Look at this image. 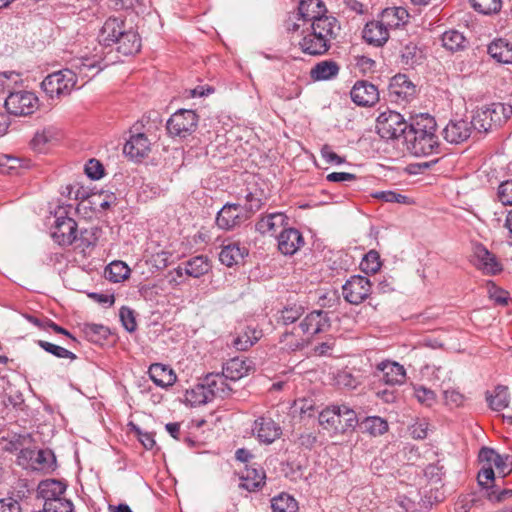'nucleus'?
<instances>
[{"label": "nucleus", "instance_id": "1a4fd4ad", "mask_svg": "<svg viewBox=\"0 0 512 512\" xmlns=\"http://www.w3.org/2000/svg\"><path fill=\"white\" fill-rule=\"evenodd\" d=\"M249 219L245 208L236 203H227L216 216V225L222 230H232Z\"/></svg>", "mask_w": 512, "mask_h": 512}, {"label": "nucleus", "instance_id": "9d476101", "mask_svg": "<svg viewBox=\"0 0 512 512\" xmlns=\"http://www.w3.org/2000/svg\"><path fill=\"white\" fill-rule=\"evenodd\" d=\"M330 325L328 312L316 310L309 313L295 330L300 331L309 341L313 335L327 331Z\"/></svg>", "mask_w": 512, "mask_h": 512}, {"label": "nucleus", "instance_id": "0eeeda50", "mask_svg": "<svg viewBox=\"0 0 512 512\" xmlns=\"http://www.w3.org/2000/svg\"><path fill=\"white\" fill-rule=\"evenodd\" d=\"M6 111L14 116H28L39 107V100L35 93L26 90L9 92L5 99Z\"/></svg>", "mask_w": 512, "mask_h": 512}, {"label": "nucleus", "instance_id": "e2e57ef3", "mask_svg": "<svg viewBox=\"0 0 512 512\" xmlns=\"http://www.w3.org/2000/svg\"><path fill=\"white\" fill-rule=\"evenodd\" d=\"M478 458L483 465L493 467L496 460H500V454L492 448L483 447L479 452Z\"/></svg>", "mask_w": 512, "mask_h": 512}, {"label": "nucleus", "instance_id": "c85d7f7f", "mask_svg": "<svg viewBox=\"0 0 512 512\" xmlns=\"http://www.w3.org/2000/svg\"><path fill=\"white\" fill-rule=\"evenodd\" d=\"M65 491L66 485L55 479L41 481L37 488L38 497L44 501V504L62 497Z\"/></svg>", "mask_w": 512, "mask_h": 512}, {"label": "nucleus", "instance_id": "58836bf2", "mask_svg": "<svg viewBox=\"0 0 512 512\" xmlns=\"http://www.w3.org/2000/svg\"><path fill=\"white\" fill-rule=\"evenodd\" d=\"M272 512H297V501L287 493H281L271 499Z\"/></svg>", "mask_w": 512, "mask_h": 512}, {"label": "nucleus", "instance_id": "473e14b6", "mask_svg": "<svg viewBox=\"0 0 512 512\" xmlns=\"http://www.w3.org/2000/svg\"><path fill=\"white\" fill-rule=\"evenodd\" d=\"M247 254L248 250L245 247H241L239 243L233 242L222 247L219 260L227 267H232L241 262Z\"/></svg>", "mask_w": 512, "mask_h": 512}, {"label": "nucleus", "instance_id": "a878e982", "mask_svg": "<svg viewBox=\"0 0 512 512\" xmlns=\"http://www.w3.org/2000/svg\"><path fill=\"white\" fill-rule=\"evenodd\" d=\"M288 217L282 212H274L261 217L255 224V230L261 234L275 233L279 228H286Z\"/></svg>", "mask_w": 512, "mask_h": 512}, {"label": "nucleus", "instance_id": "9b49d317", "mask_svg": "<svg viewBox=\"0 0 512 512\" xmlns=\"http://www.w3.org/2000/svg\"><path fill=\"white\" fill-rule=\"evenodd\" d=\"M51 237L60 246L72 245L78 238L76 221L67 216H57Z\"/></svg>", "mask_w": 512, "mask_h": 512}, {"label": "nucleus", "instance_id": "dca6fc26", "mask_svg": "<svg viewBox=\"0 0 512 512\" xmlns=\"http://www.w3.org/2000/svg\"><path fill=\"white\" fill-rule=\"evenodd\" d=\"M472 120H450L443 129L444 139L451 144H460L466 141L472 133Z\"/></svg>", "mask_w": 512, "mask_h": 512}, {"label": "nucleus", "instance_id": "f257e3e1", "mask_svg": "<svg viewBox=\"0 0 512 512\" xmlns=\"http://www.w3.org/2000/svg\"><path fill=\"white\" fill-rule=\"evenodd\" d=\"M436 127L434 117L428 114L412 117L408 132L405 134L404 143L407 150L417 157L438 153L439 141Z\"/></svg>", "mask_w": 512, "mask_h": 512}, {"label": "nucleus", "instance_id": "bb28decb", "mask_svg": "<svg viewBox=\"0 0 512 512\" xmlns=\"http://www.w3.org/2000/svg\"><path fill=\"white\" fill-rule=\"evenodd\" d=\"M148 374L150 379L162 388L172 386L177 380L174 370L170 366L161 363L152 364L149 367Z\"/></svg>", "mask_w": 512, "mask_h": 512}, {"label": "nucleus", "instance_id": "13d9d810", "mask_svg": "<svg viewBox=\"0 0 512 512\" xmlns=\"http://www.w3.org/2000/svg\"><path fill=\"white\" fill-rule=\"evenodd\" d=\"M420 54V50L415 45H406L402 51V62L405 65L413 66L420 58Z\"/></svg>", "mask_w": 512, "mask_h": 512}, {"label": "nucleus", "instance_id": "052dcab7", "mask_svg": "<svg viewBox=\"0 0 512 512\" xmlns=\"http://www.w3.org/2000/svg\"><path fill=\"white\" fill-rule=\"evenodd\" d=\"M489 297L499 305H507L509 301V292L491 284L488 288Z\"/></svg>", "mask_w": 512, "mask_h": 512}, {"label": "nucleus", "instance_id": "c03bdc74", "mask_svg": "<svg viewBox=\"0 0 512 512\" xmlns=\"http://www.w3.org/2000/svg\"><path fill=\"white\" fill-rule=\"evenodd\" d=\"M36 343L44 351L54 355L57 358L70 359L72 361L77 358V356L73 352L59 345L44 340H37Z\"/></svg>", "mask_w": 512, "mask_h": 512}, {"label": "nucleus", "instance_id": "37998d69", "mask_svg": "<svg viewBox=\"0 0 512 512\" xmlns=\"http://www.w3.org/2000/svg\"><path fill=\"white\" fill-rule=\"evenodd\" d=\"M105 273L110 281L121 282L129 277L130 268L122 261H114L107 266Z\"/></svg>", "mask_w": 512, "mask_h": 512}, {"label": "nucleus", "instance_id": "6e6552de", "mask_svg": "<svg viewBox=\"0 0 512 512\" xmlns=\"http://www.w3.org/2000/svg\"><path fill=\"white\" fill-rule=\"evenodd\" d=\"M342 294L347 302L358 305L371 294V283L364 276L353 275L343 285Z\"/></svg>", "mask_w": 512, "mask_h": 512}, {"label": "nucleus", "instance_id": "ea45409f", "mask_svg": "<svg viewBox=\"0 0 512 512\" xmlns=\"http://www.w3.org/2000/svg\"><path fill=\"white\" fill-rule=\"evenodd\" d=\"M307 342V338H305L300 331L295 330V327L290 332L286 331L281 338L283 348L288 351L299 350L303 348Z\"/></svg>", "mask_w": 512, "mask_h": 512}, {"label": "nucleus", "instance_id": "09e8293b", "mask_svg": "<svg viewBox=\"0 0 512 512\" xmlns=\"http://www.w3.org/2000/svg\"><path fill=\"white\" fill-rule=\"evenodd\" d=\"M373 197L387 203H399L410 205L413 201L406 195L395 191H379L373 194Z\"/></svg>", "mask_w": 512, "mask_h": 512}, {"label": "nucleus", "instance_id": "4be33fe9", "mask_svg": "<svg viewBox=\"0 0 512 512\" xmlns=\"http://www.w3.org/2000/svg\"><path fill=\"white\" fill-rule=\"evenodd\" d=\"M125 22L122 19L108 18L98 35L99 43L104 46L114 45L118 38L125 32Z\"/></svg>", "mask_w": 512, "mask_h": 512}, {"label": "nucleus", "instance_id": "774afa93", "mask_svg": "<svg viewBox=\"0 0 512 512\" xmlns=\"http://www.w3.org/2000/svg\"><path fill=\"white\" fill-rule=\"evenodd\" d=\"M493 467H495L500 474L506 476L512 472V456L500 455V460H496Z\"/></svg>", "mask_w": 512, "mask_h": 512}, {"label": "nucleus", "instance_id": "ddd939ff", "mask_svg": "<svg viewBox=\"0 0 512 512\" xmlns=\"http://www.w3.org/2000/svg\"><path fill=\"white\" fill-rule=\"evenodd\" d=\"M252 431L258 441L264 444H271L282 435L280 425L272 418L264 416L254 421Z\"/></svg>", "mask_w": 512, "mask_h": 512}, {"label": "nucleus", "instance_id": "a18cd8bd", "mask_svg": "<svg viewBox=\"0 0 512 512\" xmlns=\"http://www.w3.org/2000/svg\"><path fill=\"white\" fill-rule=\"evenodd\" d=\"M470 3L475 11L484 15L498 13L502 6L501 0H470Z\"/></svg>", "mask_w": 512, "mask_h": 512}, {"label": "nucleus", "instance_id": "bf43d9fd", "mask_svg": "<svg viewBox=\"0 0 512 512\" xmlns=\"http://www.w3.org/2000/svg\"><path fill=\"white\" fill-rule=\"evenodd\" d=\"M85 173L90 179L98 180L104 174L103 165L96 159H90L85 165Z\"/></svg>", "mask_w": 512, "mask_h": 512}, {"label": "nucleus", "instance_id": "20e7f679", "mask_svg": "<svg viewBox=\"0 0 512 512\" xmlns=\"http://www.w3.org/2000/svg\"><path fill=\"white\" fill-rule=\"evenodd\" d=\"M409 124L405 121L404 117L396 111L382 112L376 123V130L379 136L386 140L398 139L403 137L408 132Z\"/></svg>", "mask_w": 512, "mask_h": 512}, {"label": "nucleus", "instance_id": "a211bd4d", "mask_svg": "<svg viewBox=\"0 0 512 512\" xmlns=\"http://www.w3.org/2000/svg\"><path fill=\"white\" fill-rule=\"evenodd\" d=\"M278 249L284 255H294L303 245L304 238L295 228H284L277 237Z\"/></svg>", "mask_w": 512, "mask_h": 512}, {"label": "nucleus", "instance_id": "338daca9", "mask_svg": "<svg viewBox=\"0 0 512 512\" xmlns=\"http://www.w3.org/2000/svg\"><path fill=\"white\" fill-rule=\"evenodd\" d=\"M478 484L482 487L489 488V484L495 480L493 467L483 465L477 476Z\"/></svg>", "mask_w": 512, "mask_h": 512}, {"label": "nucleus", "instance_id": "3c124183", "mask_svg": "<svg viewBox=\"0 0 512 512\" xmlns=\"http://www.w3.org/2000/svg\"><path fill=\"white\" fill-rule=\"evenodd\" d=\"M21 167V160L10 155H0V173L13 174Z\"/></svg>", "mask_w": 512, "mask_h": 512}, {"label": "nucleus", "instance_id": "e433bc0d", "mask_svg": "<svg viewBox=\"0 0 512 512\" xmlns=\"http://www.w3.org/2000/svg\"><path fill=\"white\" fill-rule=\"evenodd\" d=\"M360 427L364 433L376 437L383 435L388 431V422L379 416L366 417L361 423Z\"/></svg>", "mask_w": 512, "mask_h": 512}, {"label": "nucleus", "instance_id": "de8ad7c7", "mask_svg": "<svg viewBox=\"0 0 512 512\" xmlns=\"http://www.w3.org/2000/svg\"><path fill=\"white\" fill-rule=\"evenodd\" d=\"M57 132L54 128H44L38 131L32 139V145L35 149L41 151L44 146L56 139Z\"/></svg>", "mask_w": 512, "mask_h": 512}, {"label": "nucleus", "instance_id": "5701e85b", "mask_svg": "<svg viewBox=\"0 0 512 512\" xmlns=\"http://www.w3.org/2000/svg\"><path fill=\"white\" fill-rule=\"evenodd\" d=\"M363 39L376 47L383 46L389 39V29L381 19L368 22L363 29Z\"/></svg>", "mask_w": 512, "mask_h": 512}, {"label": "nucleus", "instance_id": "7ed1b4c3", "mask_svg": "<svg viewBox=\"0 0 512 512\" xmlns=\"http://www.w3.org/2000/svg\"><path fill=\"white\" fill-rule=\"evenodd\" d=\"M319 424L333 434H344L358 424L356 412L347 405H331L319 414Z\"/></svg>", "mask_w": 512, "mask_h": 512}, {"label": "nucleus", "instance_id": "4c0bfd02", "mask_svg": "<svg viewBox=\"0 0 512 512\" xmlns=\"http://www.w3.org/2000/svg\"><path fill=\"white\" fill-rule=\"evenodd\" d=\"M442 45L451 52L464 50L467 46V40L464 35L457 30H449L442 35Z\"/></svg>", "mask_w": 512, "mask_h": 512}, {"label": "nucleus", "instance_id": "412c9836", "mask_svg": "<svg viewBox=\"0 0 512 512\" xmlns=\"http://www.w3.org/2000/svg\"><path fill=\"white\" fill-rule=\"evenodd\" d=\"M378 371L381 373L380 380L383 381L387 385H400L405 382L406 379V371L404 367L394 361H383L378 367Z\"/></svg>", "mask_w": 512, "mask_h": 512}, {"label": "nucleus", "instance_id": "f704fd0d", "mask_svg": "<svg viewBox=\"0 0 512 512\" xmlns=\"http://www.w3.org/2000/svg\"><path fill=\"white\" fill-rule=\"evenodd\" d=\"M183 265L185 275L193 278H200L207 274L212 268L211 261L204 255L194 256L184 262Z\"/></svg>", "mask_w": 512, "mask_h": 512}, {"label": "nucleus", "instance_id": "aec40b11", "mask_svg": "<svg viewBox=\"0 0 512 512\" xmlns=\"http://www.w3.org/2000/svg\"><path fill=\"white\" fill-rule=\"evenodd\" d=\"M151 142L144 133L131 135L126 141L123 152L131 159L139 160L146 157L150 152Z\"/></svg>", "mask_w": 512, "mask_h": 512}, {"label": "nucleus", "instance_id": "6e6d98bb", "mask_svg": "<svg viewBox=\"0 0 512 512\" xmlns=\"http://www.w3.org/2000/svg\"><path fill=\"white\" fill-rule=\"evenodd\" d=\"M55 456L51 450H39L37 452L35 462L39 465L40 469L52 468L55 464Z\"/></svg>", "mask_w": 512, "mask_h": 512}, {"label": "nucleus", "instance_id": "69168bd1", "mask_svg": "<svg viewBox=\"0 0 512 512\" xmlns=\"http://www.w3.org/2000/svg\"><path fill=\"white\" fill-rule=\"evenodd\" d=\"M512 497V489L499 490L495 487H491L487 493V498L492 503H501Z\"/></svg>", "mask_w": 512, "mask_h": 512}, {"label": "nucleus", "instance_id": "2eb2a0df", "mask_svg": "<svg viewBox=\"0 0 512 512\" xmlns=\"http://www.w3.org/2000/svg\"><path fill=\"white\" fill-rule=\"evenodd\" d=\"M352 101L358 106L368 107L379 100L378 88L368 81H357L351 89Z\"/></svg>", "mask_w": 512, "mask_h": 512}, {"label": "nucleus", "instance_id": "79ce46f5", "mask_svg": "<svg viewBox=\"0 0 512 512\" xmlns=\"http://www.w3.org/2000/svg\"><path fill=\"white\" fill-rule=\"evenodd\" d=\"M489 406L495 410L500 411L506 408L510 401V395L506 386L499 385L495 388L494 394L486 397Z\"/></svg>", "mask_w": 512, "mask_h": 512}, {"label": "nucleus", "instance_id": "6ab92c4d", "mask_svg": "<svg viewBox=\"0 0 512 512\" xmlns=\"http://www.w3.org/2000/svg\"><path fill=\"white\" fill-rule=\"evenodd\" d=\"M265 479V471L260 466L246 465L240 476L239 487L249 492H255L265 485Z\"/></svg>", "mask_w": 512, "mask_h": 512}, {"label": "nucleus", "instance_id": "0e129e2a", "mask_svg": "<svg viewBox=\"0 0 512 512\" xmlns=\"http://www.w3.org/2000/svg\"><path fill=\"white\" fill-rule=\"evenodd\" d=\"M83 331L90 340L97 341L95 337H105L108 329L101 324L89 323L84 325Z\"/></svg>", "mask_w": 512, "mask_h": 512}, {"label": "nucleus", "instance_id": "423d86ee", "mask_svg": "<svg viewBox=\"0 0 512 512\" xmlns=\"http://www.w3.org/2000/svg\"><path fill=\"white\" fill-rule=\"evenodd\" d=\"M199 117L193 110L179 109L167 121L166 128L170 136L186 138L198 127Z\"/></svg>", "mask_w": 512, "mask_h": 512}, {"label": "nucleus", "instance_id": "a19ab883", "mask_svg": "<svg viewBox=\"0 0 512 512\" xmlns=\"http://www.w3.org/2000/svg\"><path fill=\"white\" fill-rule=\"evenodd\" d=\"M186 399L192 406L203 405L213 400L203 381L186 392Z\"/></svg>", "mask_w": 512, "mask_h": 512}, {"label": "nucleus", "instance_id": "39448f33", "mask_svg": "<svg viewBox=\"0 0 512 512\" xmlns=\"http://www.w3.org/2000/svg\"><path fill=\"white\" fill-rule=\"evenodd\" d=\"M75 72L64 69L49 74L41 83L43 91L50 97H61L70 94L76 85Z\"/></svg>", "mask_w": 512, "mask_h": 512}, {"label": "nucleus", "instance_id": "49530a36", "mask_svg": "<svg viewBox=\"0 0 512 512\" xmlns=\"http://www.w3.org/2000/svg\"><path fill=\"white\" fill-rule=\"evenodd\" d=\"M380 255L376 250H370L363 258L360 266L366 274H375L381 268Z\"/></svg>", "mask_w": 512, "mask_h": 512}, {"label": "nucleus", "instance_id": "b1692460", "mask_svg": "<svg viewBox=\"0 0 512 512\" xmlns=\"http://www.w3.org/2000/svg\"><path fill=\"white\" fill-rule=\"evenodd\" d=\"M252 364L251 360L234 357L224 363L222 373L228 380L237 381L249 374L253 369Z\"/></svg>", "mask_w": 512, "mask_h": 512}, {"label": "nucleus", "instance_id": "f3484780", "mask_svg": "<svg viewBox=\"0 0 512 512\" xmlns=\"http://www.w3.org/2000/svg\"><path fill=\"white\" fill-rule=\"evenodd\" d=\"M475 265L487 275H496L502 271V264L485 246L478 244L474 248Z\"/></svg>", "mask_w": 512, "mask_h": 512}, {"label": "nucleus", "instance_id": "c9c22d12", "mask_svg": "<svg viewBox=\"0 0 512 512\" xmlns=\"http://www.w3.org/2000/svg\"><path fill=\"white\" fill-rule=\"evenodd\" d=\"M409 18L407 10L403 7H391L383 10L380 19L388 29H396L404 25Z\"/></svg>", "mask_w": 512, "mask_h": 512}, {"label": "nucleus", "instance_id": "603ef678", "mask_svg": "<svg viewBox=\"0 0 512 512\" xmlns=\"http://www.w3.org/2000/svg\"><path fill=\"white\" fill-rule=\"evenodd\" d=\"M304 313L303 307L301 305L294 304L293 306L285 307L281 311V321L285 325H289L298 320L302 314Z\"/></svg>", "mask_w": 512, "mask_h": 512}, {"label": "nucleus", "instance_id": "8fccbe9b", "mask_svg": "<svg viewBox=\"0 0 512 512\" xmlns=\"http://www.w3.org/2000/svg\"><path fill=\"white\" fill-rule=\"evenodd\" d=\"M73 509V503L63 496L43 505V512H73Z\"/></svg>", "mask_w": 512, "mask_h": 512}, {"label": "nucleus", "instance_id": "f03ea898", "mask_svg": "<svg viewBox=\"0 0 512 512\" xmlns=\"http://www.w3.org/2000/svg\"><path fill=\"white\" fill-rule=\"evenodd\" d=\"M339 31L340 24L336 18L315 19L311 23V31L301 39L299 46L306 54L323 55L330 49Z\"/></svg>", "mask_w": 512, "mask_h": 512}, {"label": "nucleus", "instance_id": "c756f323", "mask_svg": "<svg viewBox=\"0 0 512 512\" xmlns=\"http://www.w3.org/2000/svg\"><path fill=\"white\" fill-rule=\"evenodd\" d=\"M99 61L95 57H81L71 62V68L75 72V79L79 76L82 78H92L101 71Z\"/></svg>", "mask_w": 512, "mask_h": 512}, {"label": "nucleus", "instance_id": "4468645a", "mask_svg": "<svg viewBox=\"0 0 512 512\" xmlns=\"http://www.w3.org/2000/svg\"><path fill=\"white\" fill-rule=\"evenodd\" d=\"M495 113L493 103L478 110L472 118L473 129L478 133L486 134L502 125L499 115Z\"/></svg>", "mask_w": 512, "mask_h": 512}, {"label": "nucleus", "instance_id": "f8f14e48", "mask_svg": "<svg viewBox=\"0 0 512 512\" xmlns=\"http://www.w3.org/2000/svg\"><path fill=\"white\" fill-rule=\"evenodd\" d=\"M416 94V86L404 74H397L391 78L388 85V95L391 101H409Z\"/></svg>", "mask_w": 512, "mask_h": 512}, {"label": "nucleus", "instance_id": "680f3d73", "mask_svg": "<svg viewBox=\"0 0 512 512\" xmlns=\"http://www.w3.org/2000/svg\"><path fill=\"white\" fill-rule=\"evenodd\" d=\"M498 198L502 204L512 206V179L506 180L499 185Z\"/></svg>", "mask_w": 512, "mask_h": 512}, {"label": "nucleus", "instance_id": "7c9ffc66", "mask_svg": "<svg viewBox=\"0 0 512 512\" xmlns=\"http://www.w3.org/2000/svg\"><path fill=\"white\" fill-rule=\"evenodd\" d=\"M114 45L119 53L129 56L140 51L141 39L138 33L130 28L125 30Z\"/></svg>", "mask_w": 512, "mask_h": 512}, {"label": "nucleus", "instance_id": "393cba45", "mask_svg": "<svg viewBox=\"0 0 512 512\" xmlns=\"http://www.w3.org/2000/svg\"><path fill=\"white\" fill-rule=\"evenodd\" d=\"M228 379L226 376L221 373H209L203 379L205 387L208 388V391L212 397V399L218 397L224 399L228 397L232 388L227 384Z\"/></svg>", "mask_w": 512, "mask_h": 512}, {"label": "nucleus", "instance_id": "864d4df0", "mask_svg": "<svg viewBox=\"0 0 512 512\" xmlns=\"http://www.w3.org/2000/svg\"><path fill=\"white\" fill-rule=\"evenodd\" d=\"M119 317H120L123 327L128 332H134L136 330L137 322L135 319V313L131 308H129L127 306L121 307V309L119 311Z\"/></svg>", "mask_w": 512, "mask_h": 512}, {"label": "nucleus", "instance_id": "cd10ccee", "mask_svg": "<svg viewBox=\"0 0 512 512\" xmlns=\"http://www.w3.org/2000/svg\"><path fill=\"white\" fill-rule=\"evenodd\" d=\"M299 15L307 21L314 22L319 18H335L326 15V7L321 0H301L298 6Z\"/></svg>", "mask_w": 512, "mask_h": 512}, {"label": "nucleus", "instance_id": "72a5a7b5", "mask_svg": "<svg viewBox=\"0 0 512 512\" xmlns=\"http://www.w3.org/2000/svg\"><path fill=\"white\" fill-rule=\"evenodd\" d=\"M340 71V66L333 60H323L313 66L310 77L314 81H326L335 78Z\"/></svg>", "mask_w": 512, "mask_h": 512}, {"label": "nucleus", "instance_id": "4d7b16f0", "mask_svg": "<svg viewBox=\"0 0 512 512\" xmlns=\"http://www.w3.org/2000/svg\"><path fill=\"white\" fill-rule=\"evenodd\" d=\"M320 152H321V157L328 164L339 166V165H342L343 163H345V161H346L344 157L336 154L332 150L331 146H329L328 144L323 145Z\"/></svg>", "mask_w": 512, "mask_h": 512}, {"label": "nucleus", "instance_id": "5fc2aeb1", "mask_svg": "<svg viewBox=\"0 0 512 512\" xmlns=\"http://www.w3.org/2000/svg\"><path fill=\"white\" fill-rule=\"evenodd\" d=\"M414 396L421 404L431 406L435 401V393L424 386L414 387Z\"/></svg>", "mask_w": 512, "mask_h": 512}, {"label": "nucleus", "instance_id": "2f4dec72", "mask_svg": "<svg viewBox=\"0 0 512 512\" xmlns=\"http://www.w3.org/2000/svg\"><path fill=\"white\" fill-rule=\"evenodd\" d=\"M487 52L499 63L512 64V43L506 39L499 38L492 41L488 45Z\"/></svg>", "mask_w": 512, "mask_h": 512}]
</instances>
